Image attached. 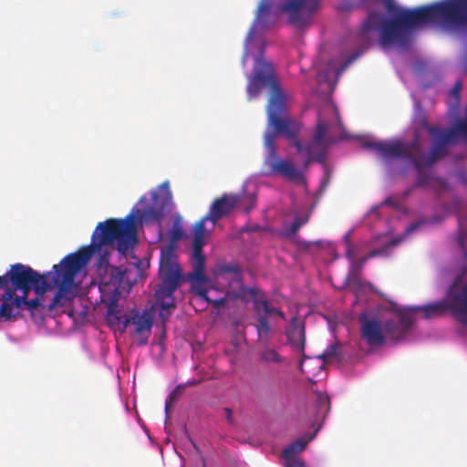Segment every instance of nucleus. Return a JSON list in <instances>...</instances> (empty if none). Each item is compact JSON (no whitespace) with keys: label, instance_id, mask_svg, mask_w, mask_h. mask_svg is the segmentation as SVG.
Returning a JSON list of instances; mask_svg holds the SVG:
<instances>
[{"label":"nucleus","instance_id":"obj_21","mask_svg":"<svg viewBox=\"0 0 467 467\" xmlns=\"http://www.w3.org/2000/svg\"><path fill=\"white\" fill-rule=\"evenodd\" d=\"M314 437L315 434H306L285 447L282 452L285 462L303 461L298 454L306 449V445L314 439Z\"/></svg>","mask_w":467,"mask_h":467},{"label":"nucleus","instance_id":"obj_35","mask_svg":"<svg viewBox=\"0 0 467 467\" xmlns=\"http://www.w3.org/2000/svg\"><path fill=\"white\" fill-rule=\"evenodd\" d=\"M340 346L338 344H331L326 350L319 356L324 361H328L339 355Z\"/></svg>","mask_w":467,"mask_h":467},{"label":"nucleus","instance_id":"obj_50","mask_svg":"<svg viewBox=\"0 0 467 467\" xmlns=\"http://www.w3.org/2000/svg\"><path fill=\"white\" fill-rule=\"evenodd\" d=\"M275 315L279 316L282 318H285V314L280 310H278V312H276Z\"/></svg>","mask_w":467,"mask_h":467},{"label":"nucleus","instance_id":"obj_41","mask_svg":"<svg viewBox=\"0 0 467 467\" xmlns=\"http://www.w3.org/2000/svg\"><path fill=\"white\" fill-rule=\"evenodd\" d=\"M271 7V4L267 0H263L257 8V17H261L265 13H267Z\"/></svg>","mask_w":467,"mask_h":467},{"label":"nucleus","instance_id":"obj_24","mask_svg":"<svg viewBox=\"0 0 467 467\" xmlns=\"http://www.w3.org/2000/svg\"><path fill=\"white\" fill-rule=\"evenodd\" d=\"M16 295L12 292V290H5V293L2 295L0 300L2 304L0 306V318H4L5 320H10L15 317L14 308H16Z\"/></svg>","mask_w":467,"mask_h":467},{"label":"nucleus","instance_id":"obj_1","mask_svg":"<svg viewBox=\"0 0 467 467\" xmlns=\"http://www.w3.org/2000/svg\"><path fill=\"white\" fill-rule=\"evenodd\" d=\"M260 53V57L254 62L253 74L248 76L246 90L249 99L257 96L263 87H268L271 94L266 109L267 127L275 128L277 132L286 134V137L291 140V145L302 156L304 167L306 168L312 161L325 165L327 150L330 144L327 137V124L318 119L312 140L303 144L298 140L301 124L291 118L285 117L287 96L275 78L272 63L263 57V48Z\"/></svg>","mask_w":467,"mask_h":467},{"label":"nucleus","instance_id":"obj_53","mask_svg":"<svg viewBox=\"0 0 467 467\" xmlns=\"http://www.w3.org/2000/svg\"><path fill=\"white\" fill-rule=\"evenodd\" d=\"M195 383H196V381H192V382H189L188 385H193Z\"/></svg>","mask_w":467,"mask_h":467},{"label":"nucleus","instance_id":"obj_20","mask_svg":"<svg viewBox=\"0 0 467 467\" xmlns=\"http://www.w3.org/2000/svg\"><path fill=\"white\" fill-rule=\"evenodd\" d=\"M285 333L292 348L299 352H304L306 346L305 322L297 317H292Z\"/></svg>","mask_w":467,"mask_h":467},{"label":"nucleus","instance_id":"obj_30","mask_svg":"<svg viewBox=\"0 0 467 467\" xmlns=\"http://www.w3.org/2000/svg\"><path fill=\"white\" fill-rule=\"evenodd\" d=\"M28 294H23L21 296H16V309H21L23 306H26V308L31 312L37 309L38 306H41L42 304L38 297H36L34 299H27Z\"/></svg>","mask_w":467,"mask_h":467},{"label":"nucleus","instance_id":"obj_42","mask_svg":"<svg viewBox=\"0 0 467 467\" xmlns=\"http://www.w3.org/2000/svg\"><path fill=\"white\" fill-rule=\"evenodd\" d=\"M385 6L389 13L394 15V17L401 11L396 6L392 0H386Z\"/></svg>","mask_w":467,"mask_h":467},{"label":"nucleus","instance_id":"obj_22","mask_svg":"<svg viewBox=\"0 0 467 467\" xmlns=\"http://www.w3.org/2000/svg\"><path fill=\"white\" fill-rule=\"evenodd\" d=\"M150 200L152 204H171L172 202V192L169 181H165L151 190Z\"/></svg>","mask_w":467,"mask_h":467},{"label":"nucleus","instance_id":"obj_18","mask_svg":"<svg viewBox=\"0 0 467 467\" xmlns=\"http://www.w3.org/2000/svg\"><path fill=\"white\" fill-rule=\"evenodd\" d=\"M235 298H241L243 301L251 299L254 303V310L256 314L272 315L278 312V309L270 306L265 293L257 287H245L241 285L240 292L236 294Z\"/></svg>","mask_w":467,"mask_h":467},{"label":"nucleus","instance_id":"obj_33","mask_svg":"<svg viewBox=\"0 0 467 467\" xmlns=\"http://www.w3.org/2000/svg\"><path fill=\"white\" fill-rule=\"evenodd\" d=\"M458 223H459V232H460L459 238H458V243H459V245L462 248V252L464 253L465 257H467V252H466V244H467V230H466V228H467V223L461 217L458 218Z\"/></svg>","mask_w":467,"mask_h":467},{"label":"nucleus","instance_id":"obj_8","mask_svg":"<svg viewBox=\"0 0 467 467\" xmlns=\"http://www.w3.org/2000/svg\"><path fill=\"white\" fill-rule=\"evenodd\" d=\"M362 147L375 151L383 159H406L409 160L413 166H419V150H417V140L412 142L403 144L400 141H374L364 139L361 141Z\"/></svg>","mask_w":467,"mask_h":467},{"label":"nucleus","instance_id":"obj_52","mask_svg":"<svg viewBox=\"0 0 467 467\" xmlns=\"http://www.w3.org/2000/svg\"><path fill=\"white\" fill-rule=\"evenodd\" d=\"M250 207H251V206H247V208H246V210H245V212H246V213H249V212H250Z\"/></svg>","mask_w":467,"mask_h":467},{"label":"nucleus","instance_id":"obj_36","mask_svg":"<svg viewBox=\"0 0 467 467\" xmlns=\"http://www.w3.org/2000/svg\"><path fill=\"white\" fill-rule=\"evenodd\" d=\"M345 242H346V257L349 260V263L356 258L355 257V246L351 243L348 234L345 236Z\"/></svg>","mask_w":467,"mask_h":467},{"label":"nucleus","instance_id":"obj_28","mask_svg":"<svg viewBox=\"0 0 467 467\" xmlns=\"http://www.w3.org/2000/svg\"><path fill=\"white\" fill-rule=\"evenodd\" d=\"M260 360L264 363L281 364L285 362L282 357L275 348L265 347L259 353Z\"/></svg>","mask_w":467,"mask_h":467},{"label":"nucleus","instance_id":"obj_6","mask_svg":"<svg viewBox=\"0 0 467 467\" xmlns=\"http://www.w3.org/2000/svg\"><path fill=\"white\" fill-rule=\"evenodd\" d=\"M1 277L6 282L3 285L4 290H12L14 294L19 290L22 294H29L32 289L39 296H43L48 288L45 276L32 269L30 266L22 264L13 265L10 270Z\"/></svg>","mask_w":467,"mask_h":467},{"label":"nucleus","instance_id":"obj_19","mask_svg":"<svg viewBox=\"0 0 467 467\" xmlns=\"http://www.w3.org/2000/svg\"><path fill=\"white\" fill-rule=\"evenodd\" d=\"M256 192L254 185H244L239 193H224L213 201L212 204H254Z\"/></svg>","mask_w":467,"mask_h":467},{"label":"nucleus","instance_id":"obj_16","mask_svg":"<svg viewBox=\"0 0 467 467\" xmlns=\"http://www.w3.org/2000/svg\"><path fill=\"white\" fill-rule=\"evenodd\" d=\"M119 317L120 320L115 324L121 323L123 327L126 328L129 325L135 327L134 333L140 337L139 344L144 346L148 342V337L150 333L152 320L148 313L140 314L137 310H132L130 314L121 316L119 310ZM114 325V323H111Z\"/></svg>","mask_w":467,"mask_h":467},{"label":"nucleus","instance_id":"obj_40","mask_svg":"<svg viewBox=\"0 0 467 467\" xmlns=\"http://www.w3.org/2000/svg\"><path fill=\"white\" fill-rule=\"evenodd\" d=\"M182 387L181 385L177 386L173 391L170 394V400H167L166 401V404H165V410L166 412L168 411L169 410V407L171 406V402L176 400L180 395H181V392H182Z\"/></svg>","mask_w":467,"mask_h":467},{"label":"nucleus","instance_id":"obj_17","mask_svg":"<svg viewBox=\"0 0 467 467\" xmlns=\"http://www.w3.org/2000/svg\"><path fill=\"white\" fill-rule=\"evenodd\" d=\"M429 131L436 139V141L433 144L430 154H426L423 152L420 147L419 141L417 140V150L420 151L419 160L420 161V163L419 166H414L415 169H420L421 166H431L432 163L442 158L447 153L446 145L451 142L443 141L442 139L445 131L436 128H431Z\"/></svg>","mask_w":467,"mask_h":467},{"label":"nucleus","instance_id":"obj_12","mask_svg":"<svg viewBox=\"0 0 467 467\" xmlns=\"http://www.w3.org/2000/svg\"><path fill=\"white\" fill-rule=\"evenodd\" d=\"M91 254L92 250L90 247H84L76 253L67 254L58 265L53 266L55 271L54 277L73 285L75 276L87 265Z\"/></svg>","mask_w":467,"mask_h":467},{"label":"nucleus","instance_id":"obj_48","mask_svg":"<svg viewBox=\"0 0 467 467\" xmlns=\"http://www.w3.org/2000/svg\"><path fill=\"white\" fill-rule=\"evenodd\" d=\"M148 201H149V199L146 197V195H142V196L139 199V201H138L137 204H147Z\"/></svg>","mask_w":467,"mask_h":467},{"label":"nucleus","instance_id":"obj_34","mask_svg":"<svg viewBox=\"0 0 467 467\" xmlns=\"http://www.w3.org/2000/svg\"><path fill=\"white\" fill-rule=\"evenodd\" d=\"M205 289L208 291V296L211 297H213V298L222 297L223 295L228 294L224 303H226L228 300H235L236 298L234 296L240 292V289L237 292L229 291V290L224 291L223 289H218L216 287H211L210 289H207V288H205ZM225 304H223V306Z\"/></svg>","mask_w":467,"mask_h":467},{"label":"nucleus","instance_id":"obj_37","mask_svg":"<svg viewBox=\"0 0 467 467\" xmlns=\"http://www.w3.org/2000/svg\"><path fill=\"white\" fill-rule=\"evenodd\" d=\"M330 178H331V172L328 170V168L327 166H325L324 175L320 181V187H319V191L321 193H323L325 192L326 188L330 183Z\"/></svg>","mask_w":467,"mask_h":467},{"label":"nucleus","instance_id":"obj_3","mask_svg":"<svg viewBox=\"0 0 467 467\" xmlns=\"http://www.w3.org/2000/svg\"><path fill=\"white\" fill-rule=\"evenodd\" d=\"M158 275L160 283L156 285L154 290L156 303L161 311L173 309L176 307L173 295L182 280V271L178 262L174 244H168L161 248Z\"/></svg>","mask_w":467,"mask_h":467},{"label":"nucleus","instance_id":"obj_39","mask_svg":"<svg viewBox=\"0 0 467 467\" xmlns=\"http://www.w3.org/2000/svg\"><path fill=\"white\" fill-rule=\"evenodd\" d=\"M208 220L205 219V216H203L201 220H199L195 225H194V231H193V235H201V236H204V232H205V222H207Z\"/></svg>","mask_w":467,"mask_h":467},{"label":"nucleus","instance_id":"obj_45","mask_svg":"<svg viewBox=\"0 0 467 467\" xmlns=\"http://www.w3.org/2000/svg\"><path fill=\"white\" fill-rule=\"evenodd\" d=\"M226 420L229 424H234L233 410L230 408L223 409Z\"/></svg>","mask_w":467,"mask_h":467},{"label":"nucleus","instance_id":"obj_46","mask_svg":"<svg viewBox=\"0 0 467 467\" xmlns=\"http://www.w3.org/2000/svg\"><path fill=\"white\" fill-rule=\"evenodd\" d=\"M285 467H306L304 461L285 462Z\"/></svg>","mask_w":467,"mask_h":467},{"label":"nucleus","instance_id":"obj_9","mask_svg":"<svg viewBox=\"0 0 467 467\" xmlns=\"http://www.w3.org/2000/svg\"><path fill=\"white\" fill-rule=\"evenodd\" d=\"M272 131L265 134V145L269 150L267 163L271 173L278 174L283 178L297 184L305 183V175L302 171L296 168L290 161L280 159L276 155L275 141L277 134H286L285 132H277L275 128H271Z\"/></svg>","mask_w":467,"mask_h":467},{"label":"nucleus","instance_id":"obj_44","mask_svg":"<svg viewBox=\"0 0 467 467\" xmlns=\"http://www.w3.org/2000/svg\"><path fill=\"white\" fill-rule=\"evenodd\" d=\"M462 89V84L461 82H456L452 89L451 90V93L453 97L456 98V99H459L460 97V91Z\"/></svg>","mask_w":467,"mask_h":467},{"label":"nucleus","instance_id":"obj_38","mask_svg":"<svg viewBox=\"0 0 467 467\" xmlns=\"http://www.w3.org/2000/svg\"><path fill=\"white\" fill-rule=\"evenodd\" d=\"M204 244V236L193 235L192 251L203 252L202 249Z\"/></svg>","mask_w":467,"mask_h":467},{"label":"nucleus","instance_id":"obj_15","mask_svg":"<svg viewBox=\"0 0 467 467\" xmlns=\"http://www.w3.org/2000/svg\"><path fill=\"white\" fill-rule=\"evenodd\" d=\"M361 338L371 348L382 347L386 340L381 321L378 317H358Z\"/></svg>","mask_w":467,"mask_h":467},{"label":"nucleus","instance_id":"obj_11","mask_svg":"<svg viewBox=\"0 0 467 467\" xmlns=\"http://www.w3.org/2000/svg\"><path fill=\"white\" fill-rule=\"evenodd\" d=\"M192 260L193 271L188 275V279L192 282V292L200 299L212 304L214 308L218 309L223 306L228 294L223 295L222 297L213 298L208 296V291L204 287L208 278L204 273L205 255L203 252L192 251Z\"/></svg>","mask_w":467,"mask_h":467},{"label":"nucleus","instance_id":"obj_7","mask_svg":"<svg viewBox=\"0 0 467 467\" xmlns=\"http://www.w3.org/2000/svg\"><path fill=\"white\" fill-rule=\"evenodd\" d=\"M134 236V232L126 222L109 219L98 224L92 234L91 246L99 248L117 241L119 250L124 252Z\"/></svg>","mask_w":467,"mask_h":467},{"label":"nucleus","instance_id":"obj_49","mask_svg":"<svg viewBox=\"0 0 467 467\" xmlns=\"http://www.w3.org/2000/svg\"><path fill=\"white\" fill-rule=\"evenodd\" d=\"M381 204L387 205V204H394V203H393V202H392V200H391L390 198H387V199H385V200L381 202Z\"/></svg>","mask_w":467,"mask_h":467},{"label":"nucleus","instance_id":"obj_32","mask_svg":"<svg viewBox=\"0 0 467 467\" xmlns=\"http://www.w3.org/2000/svg\"><path fill=\"white\" fill-rule=\"evenodd\" d=\"M184 232L182 225L181 218H175L171 229V242L169 244H176V242L183 237ZM177 247V245H175Z\"/></svg>","mask_w":467,"mask_h":467},{"label":"nucleus","instance_id":"obj_43","mask_svg":"<svg viewBox=\"0 0 467 467\" xmlns=\"http://www.w3.org/2000/svg\"><path fill=\"white\" fill-rule=\"evenodd\" d=\"M422 167L423 166H421L420 169H416L418 171V172H419V178H418V184L419 185H423L428 181V176L425 173V171L422 170Z\"/></svg>","mask_w":467,"mask_h":467},{"label":"nucleus","instance_id":"obj_13","mask_svg":"<svg viewBox=\"0 0 467 467\" xmlns=\"http://www.w3.org/2000/svg\"><path fill=\"white\" fill-rule=\"evenodd\" d=\"M319 0H288L279 5V10L289 15L288 21L296 27L306 26L318 7Z\"/></svg>","mask_w":467,"mask_h":467},{"label":"nucleus","instance_id":"obj_27","mask_svg":"<svg viewBox=\"0 0 467 467\" xmlns=\"http://www.w3.org/2000/svg\"><path fill=\"white\" fill-rule=\"evenodd\" d=\"M255 328L257 331L258 341L267 343L271 335V327L265 315L256 314Z\"/></svg>","mask_w":467,"mask_h":467},{"label":"nucleus","instance_id":"obj_14","mask_svg":"<svg viewBox=\"0 0 467 467\" xmlns=\"http://www.w3.org/2000/svg\"><path fill=\"white\" fill-rule=\"evenodd\" d=\"M396 312L398 320L390 318L382 323L385 339L388 337L395 343L405 339L414 322L410 311L397 310Z\"/></svg>","mask_w":467,"mask_h":467},{"label":"nucleus","instance_id":"obj_5","mask_svg":"<svg viewBox=\"0 0 467 467\" xmlns=\"http://www.w3.org/2000/svg\"><path fill=\"white\" fill-rule=\"evenodd\" d=\"M127 270L122 271L114 265H107L99 273L100 300L107 306V321L115 323L120 320L119 317L118 301L120 297L124 276Z\"/></svg>","mask_w":467,"mask_h":467},{"label":"nucleus","instance_id":"obj_26","mask_svg":"<svg viewBox=\"0 0 467 467\" xmlns=\"http://www.w3.org/2000/svg\"><path fill=\"white\" fill-rule=\"evenodd\" d=\"M215 275L223 278L231 275L233 281L242 282V270L237 264H220L216 267Z\"/></svg>","mask_w":467,"mask_h":467},{"label":"nucleus","instance_id":"obj_25","mask_svg":"<svg viewBox=\"0 0 467 467\" xmlns=\"http://www.w3.org/2000/svg\"><path fill=\"white\" fill-rule=\"evenodd\" d=\"M54 284L57 287V291L55 294L53 299L47 306V309L49 311L53 310L57 306H63L66 301V294L72 288V285L67 284L64 281L59 280V278L54 277Z\"/></svg>","mask_w":467,"mask_h":467},{"label":"nucleus","instance_id":"obj_4","mask_svg":"<svg viewBox=\"0 0 467 467\" xmlns=\"http://www.w3.org/2000/svg\"><path fill=\"white\" fill-rule=\"evenodd\" d=\"M411 310L421 311L426 318L440 317L450 311L458 322L467 325V285H458L455 282L443 300Z\"/></svg>","mask_w":467,"mask_h":467},{"label":"nucleus","instance_id":"obj_47","mask_svg":"<svg viewBox=\"0 0 467 467\" xmlns=\"http://www.w3.org/2000/svg\"><path fill=\"white\" fill-rule=\"evenodd\" d=\"M317 398H318V402L321 404L323 402H327L329 404V399L327 396L322 394V393H318L317 395Z\"/></svg>","mask_w":467,"mask_h":467},{"label":"nucleus","instance_id":"obj_51","mask_svg":"<svg viewBox=\"0 0 467 467\" xmlns=\"http://www.w3.org/2000/svg\"><path fill=\"white\" fill-rule=\"evenodd\" d=\"M143 267L144 266V264L142 262H140V264L138 265V267Z\"/></svg>","mask_w":467,"mask_h":467},{"label":"nucleus","instance_id":"obj_2","mask_svg":"<svg viewBox=\"0 0 467 467\" xmlns=\"http://www.w3.org/2000/svg\"><path fill=\"white\" fill-rule=\"evenodd\" d=\"M452 0H442L414 9H403L394 18L371 12L363 23L360 35L370 38V33L378 32L379 44L386 48L393 45L405 46L410 30L422 24L439 22L451 27Z\"/></svg>","mask_w":467,"mask_h":467},{"label":"nucleus","instance_id":"obj_10","mask_svg":"<svg viewBox=\"0 0 467 467\" xmlns=\"http://www.w3.org/2000/svg\"><path fill=\"white\" fill-rule=\"evenodd\" d=\"M441 220V219L433 217L431 219L423 218V219L415 221L406 227L402 235H400L387 243H384L381 245V247H379L378 249L371 250L370 252H368L366 255L362 256L361 258H358V259L354 258L350 262L349 272L348 275V280H349V281L357 280L359 272L361 271L362 267L364 266V265L366 264V262L368 259L377 257V256H387L389 254V249H391L394 246L400 244L406 236H408L411 233H413L414 231L419 229L420 226L427 224V223H436L440 222Z\"/></svg>","mask_w":467,"mask_h":467},{"label":"nucleus","instance_id":"obj_31","mask_svg":"<svg viewBox=\"0 0 467 467\" xmlns=\"http://www.w3.org/2000/svg\"><path fill=\"white\" fill-rule=\"evenodd\" d=\"M234 206H211V210L208 214L205 215V219L211 221L214 225L218 220L227 215L232 208Z\"/></svg>","mask_w":467,"mask_h":467},{"label":"nucleus","instance_id":"obj_23","mask_svg":"<svg viewBox=\"0 0 467 467\" xmlns=\"http://www.w3.org/2000/svg\"><path fill=\"white\" fill-rule=\"evenodd\" d=\"M467 26V0H452L451 27Z\"/></svg>","mask_w":467,"mask_h":467},{"label":"nucleus","instance_id":"obj_29","mask_svg":"<svg viewBox=\"0 0 467 467\" xmlns=\"http://www.w3.org/2000/svg\"><path fill=\"white\" fill-rule=\"evenodd\" d=\"M308 219H309L308 214H306L303 216L296 215L292 223L289 224L288 226H285V231L282 234V235L285 238H291L293 235H295L297 233V231L303 225H305L308 222Z\"/></svg>","mask_w":467,"mask_h":467}]
</instances>
